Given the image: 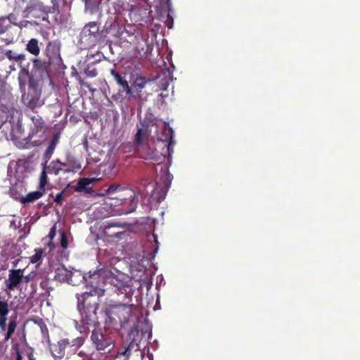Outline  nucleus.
I'll return each mask as SVG.
<instances>
[{
    "mask_svg": "<svg viewBox=\"0 0 360 360\" xmlns=\"http://www.w3.org/2000/svg\"><path fill=\"white\" fill-rule=\"evenodd\" d=\"M150 131L148 126L145 122H141V127L138 129L135 136V141L137 144L141 145L148 139Z\"/></svg>",
    "mask_w": 360,
    "mask_h": 360,
    "instance_id": "obj_13",
    "label": "nucleus"
},
{
    "mask_svg": "<svg viewBox=\"0 0 360 360\" xmlns=\"http://www.w3.org/2000/svg\"><path fill=\"white\" fill-rule=\"evenodd\" d=\"M150 82V80L147 77L137 75L132 82V86L134 89L135 92V94L132 93V98L142 100V90L146 87L147 83Z\"/></svg>",
    "mask_w": 360,
    "mask_h": 360,
    "instance_id": "obj_10",
    "label": "nucleus"
},
{
    "mask_svg": "<svg viewBox=\"0 0 360 360\" xmlns=\"http://www.w3.org/2000/svg\"><path fill=\"white\" fill-rule=\"evenodd\" d=\"M132 313V305L119 304L111 306L106 313V322L114 324L119 322L121 325L128 321Z\"/></svg>",
    "mask_w": 360,
    "mask_h": 360,
    "instance_id": "obj_5",
    "label": "nucleus"
},
{
    "mask_svg": "<svg viewBox=\"0 0 360 360\" xmlns=\"http://www.w3.org/2000/svg\"><path fill=\"white\" fill-rule=\"evenodd\" d=\"M47 170L45 167H43L42 172L41 173V175L39 176V188H42L46 191V185L47 184Z\"/></svg>",
    "mask_w": 360,
    "mask_h": 360,
    "instance_id": "obj_24",
    "label": "nucleus"
},
{
    "mask_svg": "<svg viewBox=\"0 0 360 360\" xmlns=\"http://www.w3.org/2000/svg\"><path fill=\"white\" fill-rule=\"evenodd\" d=\"M24 162L22 160L19 159L18 160H12L8 165V172L12 173L13 169L15 172L19 173L22 172V168H21L20 165H23Z\"/></svg>",
    "mask_w": 360,
    "mask_h": 360,
    "instance_id": "obj_21",
    "label": "nucleus"
},
{
    "mask_svg": "<svg viewBox=\"0 0 360 360\" xmlns=\"http://www.w3.org/2000/svg\"><path fill=\"white\" fill-rule=\"evenodd\" d=\"M112 199H114V198H108L106 200H112ZM115 203H114V204H112V203H111V202H108V201H105V204H106V205H115V206H117V205H120V204H122V200H123V199H118V198H116V199H115Z\"/></svg>",
    "mask_w": 360,
    "mask_h": 360,
    "instance_id": "obj_32",
    "label": "nucleus"
},
{
    "mask_svg": "<svg viewBox=\"0 0 360 360\" xmlns=\"http://www.w3.org/2000/svg\"><path fill=\"white\" fill-rule=\"evenodd\" d=\"M129 198L130 200V202H131V209L126 212V213H130L131 212H133L136 205H137V202H138V199H137V197L136 196V194H135V192L133 191V190H129Z\"/></svg>",
    "mask_w": 360,
    "mask_h": 360,
    "instance_id": "obj_23",
    "label": "nucleus"
},
{
    "mask_svg": "<svg viewBox=\"0 0 360 360\" xmlns=\"http://www.w3.org/2000/svg\"><path fill=\"white\" fill-rule=\"evenodd\" d=\"M70 271L71 270L68 269L65 266L61 265L56 269L54 278L60 282H68Z\"/></svg>",
    "mask_w": 360,
    "mask_h": 360,
    "instance_id": "obj_17",
    "label": "nucleus"
},
{
    "mask_svg": "<svg viewBox=\"0 0 360 360\" xmlns=\"http://www.w3.org/2000/svg\"><path fill=\"white\" fill-rule=\"evenodd\" d=\"M87 75L91 77H96L97 75L96 70H94L89 72V73H87Z\"/></svg>",
    "mask_w": 360,
    "mask_h": 360,
    "instance_id": "obj_39",
    "label": "nucleus"
},
{
    "mask_svg": "<svg viewBox=\"0 0 360 360\" xmlns=\"http://www.w3.org/2000/svg\"><path fill=\"white\" fill-rule=\"evenodd\" d=\"M68 344L65 340L58 342L57 344H53L50 346V351L55 358H61L65 355V349Z\"/></svg>",
    "mask_w": 360,
    "mask_h": 360,
    "instance_id": "obj_12",
    "label": "nucleus"
},
{
    "mask_svg": "<svg viewBox=\"0 0 360 360\" xmlns=\"http://www.w3.org/2000/svg\"><path fill=\"white\" fill-rule=\"evenodd\" d=\"M26 51L34 56H37L40 53L39 41L37 39L32 38L28 41L26 44Z\"/></svg>",
    "mask_w": 360,
    "mask_h": 360,
    "instance_id": "obj_19",
    "label": "nucleus"
},
{
    "mask_svg": "<svg viewBox=\"0 0 360 360\" xmlns=\"http://www.w3.org/2000/svg\"><path fill=\"white\" fill-rule=\"evenodd\" d=\"M167 18H168V20L169 19L171 20V22H172V25H167V27L169 28H171L172 27L173 20H172V18L170 17V15L169 14L167 15Z\"/></svg>",
    "mask_w": 360,
    "mask_h": 360,
    "instance_id": "obj_40",
    "label": "nucleus"
},
{
    "mask_svg": "<svg viewBox=\"0 0 360 360\" xmlns=\"http://www.w3.org/2000/svg\"><path fill=\"white\" fill-rule=\"evenodd\" d=\"M119 86L122 88V91H124L127 96L132 97V89L129 85V83L126 79H124Z\"/></svg>",
    "mask_w": 360,
    "mask_h": 360,
    "instance_id": "obj_27",
    "label": "nucleus"
},
{
    "mask_svg": "<svg viewBox=\"0 0 360 360\" xmlns=\"http://www.w3.org/2000/svg\"><path fill=\"white\" fill-rule=\"evenodd\" d=\"M62 195H63V193H59L56 195V198H55V202L59 203L61 202L62 200Z\"/></svg>",
    "mask_w": 360,
    "mask_h": 360,
    "instance_id": "obj_37",
    "label": "nucleus"
},
{
    "mask_svg": "<svg viewBox=\"0 0 360 360\" xmlns=\"http://www.w3.org/2000/svg\"><path fill=\"white\" fill-rule=\"evenodd\" d=\"M112 272L108 268H101L90 274L86 278V283L91 286L93 290L89 292H84L78 295V309L81 314L84 326L79 328L81 333H85L88 326H97L98 324L96 310L98 305L96 302V296L100 297L104 294L105 285L110 284L114 285L115 288L127 297L132 292L131 286L128 284L129 281L128 277L115 270Z\"/></svg>",
    "mask_w": 360,
    "mask_h": 360,
    "instance_id": "obj_1",
    "label": "nucleus"
},
{
    "mask_svg": "<svg viewBox=\"0 0 360 360\" xmlns=\"http://www.w3.org/2000/svg\"><path fill=\"white\" fill-rule=\"evenodd\" d=\"M25 280H26V281H27H27H29V279H30V278H29V276H26V277H25Z\"/></svg>",
    "mask_w": 360,
    "mask_h": 360,
    "instance_id": "obj_45",
    "label": "nucleus"
},
{
    "mask_svg": "<svg viewBox=\"0 0 360 360\" xmlns=\"http://www.w3.org/2000/svg\"><path fill=\"white\" fill-rule=\"evenodd\" d=\"M124 189L120 184H112L105 191V193L110 196L113 195L115 193L120 192Z\"/></svg>",
    "mask_w": 360,
    "mask_h": 360,
    "instance_id": "obj_25",
    "label": "nucleus"
},
{
    "mask_svg": "<svg viewBox=\"0 0 360 360\" xmlns=\"http://www.w3.org/2000/svg\"><path fill=\"white\" fill-rule=\"evenodd\" d=\"M174 132L173 129L169 126V123H165L162 137L156 143L155 150L158 148L162 149L160 153L162 158H172L173 155V147L176 144L174 140Z\"/></svg>",
    "mask_w": 360,
    "mask_h": 360,
    "instance_id": "obj_4",
    "label": "nucleus"
},
{
    "mask_svg": "<svg viewBox=\"0 0 360 360\" xmlns=\"http://www.w3.org/2000/svg\"><path fill=\"white\" fill-rule=\"evenodd\" d=\"M100 179V178H82L78 181L77 184L74 186V189L77 192L92 193L93 189L90 185L95 184Z\"/></svg>",
    "mask_w": 360,
    "mask_h": 360,
    "instance_id": "obj_11",
    "label": "nucleus"
},
{
    "mask_svg": "<svg viewBox=\"0 0 360 360\" xmlns=\"http://www.w3.org/2000/svg\"><path fill=\"white\" fill-rule=\"evenodd\" d=\"M129 356V347L125 348L124 351L118 352L115 360H127Z\"/></svg>",
    "mask_w": 360,
    "mask_h": 360,
    "instance_id": "obj_29",
    "label": "nucleus"
},
{
    "mask_svg": "<svg viewBox=\"0 0 360 360\" xmlns=\"http://www.w3.org/2000/svg\"><path fill=\"white\" fill-rule=\"evenodd\" d=\"M58 141H59V135L57 134H54L52 137V139H51L49 145L48 146L47 148L46 149V150L44 152V158H50L53 155V151L56 148V146L57 143H58Z\"/></svg>",
    "mask_w": 360,
    "mask_h": 360,
    "instance_id": "obj_20",
    "label": "nucleus"
},
{
    "mask_svg": "<svg viewBox=\"0 0 360 360\" xmlns=\"http://www.w3.org/2000/svg\"><path fill=\"white\" fill-rule=\"evenodd\" d=\"M45 191V190L39 188V187H38L37 191L29 193L25 196L22 197L20 199V201L22 204L32 202L41 198L44 195Z\"/></svg>",
    "mask_w": 360,
    "mask_h": 360,
    "instance_id": "obj_15",
    "label": "nucleus"
},
{
    "mask_svg": "<svg viewBox=\"0 0 360 360\" xmlns=\"http://www.w3.org/2000/svg\"><path fill=\"white\" fill-rule=\"evenodd\" d=\"M56 235V226H54L49 232V236L52 239Z\"/></svg>",
    "mask_w": 360,
    "mask_h": 360,
    "instance_id": "obj_38",
    "label": "nucleus"
},
{
    "mask_svg": "<svg viewBox=\"0 0 360 360\" xmlns=\"http://www.w3.org/2000/svg\"><path fill=\"white\" fill-rule=\"evenodd\" d=\"M4 20H0V34L4 33L7 30V27L4 25Z\"/></svg>",
    "mask_w": 360,
    "mask_h": 360,
    "instance_id": "obj_34",
    "label": "nucleus"
},
{
    "mask_svg": "<svg viewBox=\"0 0 360 360\" xmlns=\"http://www.w3.org/2000/svg\"><path fill=\"white\" fill-rule=\"evenodd\" d=\"M110 228H111V226H106V227L105 228V231H105V233L106 235H108V236H110V233H109V231H110ZM111 236H117V233H112L111 234Z\"/></svg>",
    "mask_w": 360,
    "mask_h": 360,
    "instance_id": "obj_36",
    "label": "nucleus"
},
{
    "mask_svg": "<svg viewBox=\"0 0 360 360\" xmlns=\"http://www.w3.org/2000/svg\"><path fill=\"white\" fill-rule=\"evenodd\" d=\"M22 358H21V356L20 355V354L18 353V356H17V360H21Z\"/></svg>",
    "mask_w": 360,
    "mask_h": 360,
    "instance_id": "obj_43",
    "label": "nucleus"
},
{
    "mask_svg": "<svg viewBox=\"0 0 360 360\" xmlns=\"http://www.w3.org/2000/svg\"><path fill=\"white\" fill-rule=\"evenodd\" d=\"M23 278L22 269H18L9 270L8 278L5 281L6 289L13 290L15 288H18L22 282Z\"/></svg>",
    "mask_w": 360,
    "mask_h": 360,
    "instance_id": "obj_8",
    "label": "nucleus"
},
{
    "mask_svg": "<svg viewBox=\"0 0 360 360\" xmlns=\"http://www.w3.org/2000/svg\"><path fill=\"white\" fill-rule=\"evenodd\" d=\"M27 0H15V4H24Z\"/></svg>",
    "mask_w": 360,
    "mask_h": 360,
    "instance_id": "obj_41",
    "label": "nucleus"
},
{
    "mask_svg": "<svg viewBox=\"0 0 360 360\" xmlns=\"http://www.w3.org/2000/svg\"><path fill=\"white\" fill-rule=\"evenodd\" d=\"M113 165L112 164H105L100 166L99 171L105 174H110Z\"/></svg>",
    "mask_w": 360,
    "mask_h": 360,
    "instance_id": "obj_30",
    "label": "nucleus"
},
{
    "mask_svg": "<svg viewBox=\"0 0 360 360\" xmlns=\"http://www.w3.org/2000/svg\"><path fill=\"white\" fill-rule=\"evenodd\" d=\"M34 252V255L30 257V262L32 264L38 263L41 260L43 255V250L41 248L36 249Z\"/></svg>",
    "mask_w": 360,
    "mask_h": 360,
    "instance_id": "obj_26",
    "label": "nucleus"
},
{
    "mask_svg": "<svg viewBox=\"0 0 360 360\" xmlns=\"http://www.w3.org/2000/svg\"><path fill=\"white\" fill-rule=\"evenodd\" d=\"M86 277L82 273L77 269H72L70 271L69 280L68 283L72 285H77L82 283L84 280L86 281Z\"/></svg>",
    "mask_w": 360,
    "mask_h": 360,
    "instance_id": "obj_18",
    "label": "nucleus"
},
{
    "mask_svg": "<svg viewBox=\"0 0 360 360\" xmlns=\"http://www.w3.org/2000/svg\"><path fill=\"white\" fill-rule=\"evenodd\" d=\"M5 55L9 60H14L19 63V67L22 70V67H27L29 69V63L24 65L22 61L25 60L26 56L25 53H15L12 50H8L6 51Z\"/></svg>",
    "mask_w": 360,
    "mask_h": 360,
    "instance_id": "obj_16",
    "label": "nucleus"
},
{
    "mask_svg": "<svg viewBox=\"0 0 360 360\" xmlns=\"http://www.w3.org/2000/svg\"><path fill=\"white\" fill-rule=\"evenodd\" d=\"M88 26L90 27V32L92 34L96 33L98 31V27L96 22H90Z\"/></svg>",
    "mask_w": 360,
    "mask_h": 360,
    "instance_id": "obj_31",
    "label": "nucleus"
},
{
    "mask_svg": "<svg viewBox=\"0 0 360 360\" xmlns=\"http://www.w3.org/2000/svg\"><path fill=\"white\" fill-rule=\"evenodd\" d=\"M105 354H102L101 356V359H97V354L96 353H93L91 356V360H103L105 359Z\"/></svg>",
    "mask_w": 360,
    "mask_h": 360,
    "instance_id": "obj_35",
    "label": "nucleus"
},
{
    "mask_svg": "<svg viewBox=\"0 0 360 360\" xmlns=\"http://www.w3.org/2000/svg\"><path fill=\"white\" fill-rule=\"evenodd\" d=\"M44 167H45L49 173H55L56 174H58L60 171H63L65 172H74V169L71 166L67 165L64 162H61L58 159L53 160L51 162H49L46 160L43 164Z\"/></svg>",
    "mask_w": 360,
    "mask_h": 360,
    "instance_id": "obj_9",
    "label": "nucleus"
},
{
    "mask_svg": "<svg viewBox=\"0 0 360 360\" xmlns=\"http://www.w3.org/2000/svg\"><path fill=\"white\" fill-rule=\"evenodd\" d=\"M29 360H34L30 354L28 355Z\"/></svg>",
    "mask_w": 360,
    "mask_h": 360,
    "instance_id": "obj_44",
    "label": "nucleus"
},
{
    "mask_svg": "<svg viewBox=\"0 0 360 360\" xmlns=\"http://www.w3.org/2000/svg\"><path fill=\"white\" fill-rule=\"evenodd\" d=\"M25 17L44 20L49 13H53L52 7L46 5L41 0H30L24 11Z\"/></svg>",
    "mask_w": 360,
    "mask_h": 360,
    "instance_id": "obj_6",
    "label": "nucleus"
},
{
    "mask_svg": "<svg viewBox=\"0 0 360 360\" xmlns=\"http://www.w3.org/2000/svg\"><path fill=\"white\" fill-rule=\"evenodd\" d=\"M114 120H118V113L117 112H115V115L113 117Z\"/></svg>",
    "mask_w": 360,
    "mask_h": 360,
    "instance_id": "obj_42",
    "label": "nucleus"
},
{
    "mask_svg": "<svg viewBox=\"0 0 360 360\" xmlns=\"http://www.w3.org/2000/svg\"><path fill=\"white\" fill-rule=\"evenodd\" d=\"M160 167L162 175V183H156L155 185L146 186L145 191L147 194L150 193L149 200L160 202L162 200L170 187L173 176L168 172V165H158L156 170Z\"/></svg>",
    "mask_w": 360,
    "mask_h": 360,
    "instance_id": "obj_3",
    "label": "nucleus"
},
{
    "mask_svg": "<svg viewBox=\"0 0 360 360\" xmlns=\"http://www.w3.org/2000/svg\"><path fill=\"white\" fill-rule=\"evenodd\" d=\"M31 120L35 127L36 132L42 130L44 126V122L43 121L41 117L39 115H34L31 117Z\"/></svg>",
    "mask_w": 360,
    "mask_h": 360,
    "instance_id": "obj_22",
    "label": "nucleus"
},
{
    "mask_svg": "<svg viewBox=\"0 0 360 360\" xmlns=\"http://www.w3.org/2000/svg\"><path fill=\"white\" fill-rule=\"evenodd\" d=\"M110 74L114 77L116 83L120 85L125 79V77H123L121 74L117 72L115 69L110 70Z\"/></svg>",
    "mask_w": 360,
    "mask_h": 360,
    "instance_id": "obj_28",
    "label": "nucleus"
},
{
    "mask_svg": "<svg viewBox=\"0 0 360 360\" xmlns=\"http://www.w3.org/2000/svg\"><path fill=\"white\" fill-rule=\"evenodd\" d=\"M31 60L33 63L32 70L30 71L27 67H22L18 74V81L23 104L33 110L41 105V91L39 85L49 76V73L45 62L37 58Z\"/></svg>",
    "mask_w": 360,
    "mask_h": 360,
    "instance_id": "obj_2",
    "label": "nucleus"
},
{
    "mask_svg": "<svg viewBox=\"0 0 360 360\" xmlns=\"http://www.w3.org/2000/svg\"><path fill=\"white\" fill-rule=\"evenodd\" d=\"M60 245L64 249L67 248L68 247L67 238L64 233H61Z\"/></svg>",
    "mask_w": 360,
    "mask_h": 360,
    "instance_id": "obj_33",
    "label": "nucleus"
},
{
    "mask_svg": "<svg viewBox=\"0 0 360 360\" xmlns=\"http://www.w3.org/2000/svg\"><path fill=\"white\" fill-rule=\"evenodd\" d=\"M45 53L46 56L49 58V64L56 62L60 58L59 49L56 47V46L54 44L51 42L48 43L46 48Z\"/></svg>",
    "mask_w": 360,
    "mask_h": 360,
    "instance_id": "obj_14",
    "label": "nucleus"
},
{
    "mask_svg": "<svg viewBox=\"0 0 360 360\" xmlns=\"http://www.w3.org/2000/svg\"><path fill=\"white\" fill-rule=\"evenodd\" d=\"M55 1H56V0H51V2H52V4H53V5L55 4Z\"/></svg>",
    "mask_w": 360,
    "mask_h": 360,
    "instance_id": "obj_46",
    "label": "nucleus"
},
{
    "mask_svg": "<svg viewBox=\"0 0 360 360\" xmlns=\"http://www.w3.org/2000/svg\"><path fill=\"white\" fill-rule=\"evenodd\" d=\"M91 340L98 351H110L113 347V340L101 328H96L92 331Z\"/></svg>",
    "mask_w": 360,
    "mask_h": 360,
    "instance_id": "obj_7",
    "label": "nucleus"
}]
</instances>
